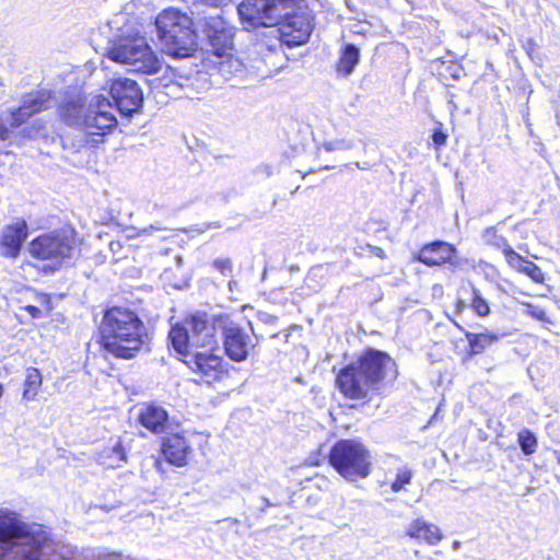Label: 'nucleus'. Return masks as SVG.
Here are the masks:
<instances>
[{
	"label": "nucleus",
	"instance_id": "4",
	"mask_svg": "<svg viewBox=\"0 0 560 560\" xmlns=\"http://www.w3.org/2000/svg\"><path fill=\"white\" fill-rule=\"evenodd\" d=\"M102 346L116 358H135L149 342L145 326L127 308L114 307L104 315L101 325Z\"/></svg>",
	"mask_w": 560,
	"mask_h": 560
},
{
	"label": "nucleus",
	"instance_id": "12",
	"mask_svg": "<svg viewBox=\"0 0 560 560\" xmlns=\"http://www.w3.org/2000/svg\"><path fill=\"white\" fill-rule=\"evenodd\" d=\"M186 363L198 376L197 382L209 385L220 381L226 374L223 358L209 351H197L189 354Z\"/></svg>",
	"mask_w": 560,
	"mask_h": 560
},
{
	"label": "nucleus",
	"instance_id": "8",
	"mask_svg": "<svg viewBox=\"0 0 560 560\" xmlns=\"http://www.w3.org/2000/svg\"><path fill=\"white\" fill-rule=\"evenodd\" d=\"M106 55L133 72L154 73L161 68V61L143 37H120L112 43Z\"/></svg>",
	"mask_w": 560,
	"mask_h": 560
},
{
	"label": "nucleus",
	"instance_id": "22",
	"mask_svg": "<svg viewBox=\"0 0 560 560\" xmlns=\"http://www.w3.org/2000/svg\"><path fill=\"white\" fill-rule=\"evenodd\" d=\"M359 61L360 49L353 44H347L338 59L336 71L339 75L347 78L354 71Z\"/></svg>",
	"mask_w": 560,
	"mask_h": 560
},
{
	"label": "nucleus",
	"instance_id": "1",
	"mask_svg": "<svg viewBox=\"0 0 560 560\" xmlns=\"http://www.w3.org/2000/svg\"><path fill=\"white\" fill-rule=\"evenodd\" d=\"M109 95L113 103L104 95H94L90 100L69 97L59 107L60 116L67 125L82 129L88 143H100L117 127L114 107L121 116L130 117L141 109L143 103L140 85L128 78L114 79Z\"/></svg>",
	"mask_w": 560,
	"mask_h": 560
},
{
	"label": "nucleus",
	"instance_id": "23",
	"mask_svg": "<svg viewBox=\"0 0 560 560\" xmlns=\"http://www.w3.org/2000/svg\"><path fill=\"white\" fill-rule=\"evenodd\" d=\"M170 340L173 348L178 353H188L189 349L194 348L190 338V327L174 326L170 331Z\"/></svg>",
	"mask_w": 560,
	"mask_h": 560
},
{
	"label": "nucleus",
	"instance_id": "34",
	"mask_svg": "<svg viewBox=\"0 0 560 560\" xmlns=\"http://www.w3.org/2000/svg\"><path fill=\"white\" fill-rule=\"evenodd\" d=\"M522 272L527 275L533 281L537 283L544 282V272L537 265L529 260H527L524 265V268H522Z\"/></svg>",
	"mask_w": 560,
	"mask_h": 560
},
{
	"label": "nucleus",
	"instance_id": "31",
	"mask_svg": "<svg viewBox=\"0 0 560 560\" xmlns=\"http://www.w3.org/2000/svg\"><path fill=\"white\" fill-rule=\"evenodd\" d=\"M55 104V96L48 89L37 90V112L47 109Z\"/></svg>",
	"mask_w": 560,
	"mask_h": 560
},
{
	"label": "nucleus",
	"instance_id": "18",
	"mask_svg": "<svg viewBox=\"0 0 560 560\" xmlns=\"http://www.w3.org/2000/svg\"><path fill=\"white\" fill-rule=\"evenodd\" d=\"M162 452L168 463L183 467L187 464V457L191 453V447L184 436L174 434L164 439Z\"/></svg>",
	"mask_w": 560,
	"mask_h": 560
},
{
	"label": "nucleus",
	"instance_id": "11",
	"mask_svg": "<svg viewBox=\"0 0 560 560\" xmlns=\"http://www.w3.org/2000/svg\"><path fill=\"white\" fill-rule=\"evenodd\" d=\"M199 23L202 33L212 47V52L220 58L231 56L234 37L233 27L219 14L206 15Z\"/></svg>",
	"mask_w": 560,
	"mask_h": 560
},
{
	"label": "nucleus",
	"instance_id": "2",
	"mask_svg": "<svg viewBox=\"0 0 560 560\" xmlns=\"http://www.w3.org/2000/svg\"><path fill=\"white\" fill-rule=\"evenodd\" d=\"M293 0H244L237 5L243 27L247 31L259 26L280 25L277 33L288 46L307 42L313 31V18L308 13L290 14Z\"/></svg>",
	"mask_w": 560,
	"mask_h": 560
},
{
	"label": "nucleus",
	"instance_id": "32",
	"mask_svg": "<svg viewBox=\"0 0 560 560\" xmlns=\"http://www.w3.org/2000/svg\"><path fill=\"white\" fill-rule=\"evenodd\" d=\"M504 257L508 261V264L518 271L522 272V268H524V265L526 264V259H524L521 255H518L511 246L505 248L503 252Z\"/></svg>",
	"mask_w": 560,
	"mask_h": 560
},
{
	"label": "nucleus",
	"instance_id": "20",
	"mask_svg": "<svg viewBox=\"0 0 560 560\" xmlns=\"http://www.w3.org/2000/svg\"><path fill=\"white\" fill-rule=\"evenodd\" d=\"M407 534L411 538L423 539L430 545H436L442 539L440 528L421 518H417L409 525Z\"/></svg>",
	"mask_w": 560,
	"mask_h": 560
},
{
	"label": "nucleus",
	"instance_id": "10",
	"mask_svg": "<svg viewBox=\"0 0 560 560\" xmlns=\"http://www.w3.org/2000/svg\"><path fill=\"white\" fill-rule=\"evenodd\" d=\"M217 325L222 335L224 352L234 362H244L250 350L264 339V334L256 332L252 323H249V328L254 338L229 315L220 318Z\"/></svg>",
	"mask_w": 560,
	"mask_h": 560
},
{
	"label": "nucleus",
	"instance_id": "47",
	"mask_svg": "<svg viewBox=\"0 0 560 560\" xmlns=\"http://www.w3.org/2000/svg\"><path fill=\"white\" fill-rule=\"evenodd\" d=\"M264 502L266 503V506L271 505V503L269 502V500H268V499H266V498L264 499Z\"/></svg>",
	"mask_w": 560,
	"mask_h": 560
},
{
	"label": "nucleus",
	"instance_id": "49",
	"mask_svg": "<svg viewBox=\"0 0 560 560\" xmlns=\"http://www.w3.org/2000/svg\"><path fill=\"white\" fill-rule=\"evenodd\" d=\"M100 509L104 510L105 512H108L110 509H107L105 506H100Z\"/></svg>",
	"mask_w": 560,
	"mask_h": 560
},
{
	"label": "nucleus",
	"instance_id": "17",
	"mask_svg": "<svg viewBox=\"0 0 560 560\" xmlns=\"http://www.w3.org/2000/svg\"><path fill=\"white\" fill-rule=\"evenodd\" d=\"M139 423L155 434L165 433L170 429L168 415L156 405H143L138 413Z\"/></svg>",
	"mask_w": 560,
	"mask_h": 560
},
{
	"label": "nucleus",
	"instance_id": "15",
	"mask_svg": "<svg viewBox=\"0 0 560 560\" xmlns=\"http://www.w3.org/2000/svg\"><path fill=\"white\" fill-rule=\"evenodd\" d=\"M455 253L456 248L453 245L443 241H435L425 244L413 259L428 267L441 266L445 262L457 266L458 262L453 259Z\"/></svg>",
	"mask_w": 560,
	"mask_h": 560
},
{
	"label": "nucleus",
	"instance_id": "35",
	"mask_svg": "<svg viewBox=\"0 0 560 560\" xmlns=\"http://www.w3.org/2000/svg\"><path fill=\"white\" fill-rule=\"evenodd\" d=\"M52 310L51 300L48 294L37 293V318L40 313H48Z\"/></svg>",
	"mask_w": 560,
	"mask_h": 560
},
{
	"label": "nucleus",
	"instance_id": "42",
	"mask_svg": "<svg viewBox=\"0 0 560 560\" xmlns=\"http://www.w3.org/2000/svg\"><path fill=\"white\" fill-rule=\"evenodd\" d=\"M28 250L33 257H35V240H32V242L28 244Z\"/></svg>",
	"mask_w": 560,
	"mask_h": 560
},
{
	"label": "nucleus",
	"instance_id": "38",
	"mask_svg": "<svg viewBox=\"0 0 560 560\" xmlns=\"http://www.w3.org/2000/svg\"><path fill=\"white\" fill-rule=\"evenodd\" d=\"M33 381H32V374L28 373L25 380V388L23 392V398L27 401H31L35 398V392L32 389Z\"/></svg>",
	"mask_w": 560,
	"mask_h": 560
},
{
	"label": "nucleus",
	"instance_id": "25",
	"mask_svg": "<svg viewBox=\"0 0 560 560\" xmlns=\"http://www.w3.org/2000/svg\"><path fill=\"white\" fill-rule=\"evenodd\" d=\"M256 318L258 323H260L265 327L266 334H269L271 338L279 337V332L277 331L279 318L277 316L264 311H258L256 314Z\"/></svg>",
	"mask_w": 560,
	"mask_h": 560
},
{
	"label": "nucleus",
	"instance_id": "7",
	"mask_svg": "<svg viewBox=\"0 0 560 560\" xmlns=\"http://www.w3.org/2000/svg\"><path fill=\"white\" fill-rule=\"evenodd\" d=\"M329 463L348 481L366 478L371 472V454L357 440H340L330 450Z\"/></svg>",
	"mask_w": 560,
	"mask_h": 560
},
{
	"label": "nucleus",
	"instance_id": "39",
	"mask_svg": "<svg viewBox=\"0 0 560 560\" xmlns=\"http://www.w3.org/2000/svg\"><path fill=\"white\" fill-rule=\"evenodd\" d=\"M529 314L532 317L538 319V320H545L546 319V312L542 308L534 307L529 311Z\"/></svg>",
	"mask_w": 560,
	"mask_h": 560
},
{
	"label": "nucleus",
	"instance_id": "36",
	"mask_svg": "<svg viewBox=\"0 0 560 560\" xmlns=\"http://www.w3.org/2000/svg\"><path fill=\"white\" fill-rule=\"evenodd\" d=\"M213 267L224 276L232 273V261L229 258L215 259Z\"/></svg>",
	"mask_w": 560,
	"mask_h": 560
},
{
	"label": "nucleus",
	"instance_id": "5",
	"mask_svg": "<svg viewBox=\"0 0 560 560\" xmlns=\"http://www.w3.org/2000/svg\"><path fill=\"white\" fill-rule=\"evenodd\" d=\"M159 38L165 54L176 58L189 57L197 49L192 21L175 10H165L155 21Z\"/></svg>",
	"mask_w": 560,
	"mask_h": 560
},
{
	"label": "nucleus",
	"instance_id": "6",
	"mask_svg": "<svg viewBox=\"0 0 560 560\" xmlns=\"http://www.w3.org/2000/svg\"><path fill=\"white\" fill-rule=\"evenodd\" d=\"M0 560H35V535L9 511H0Z\"/></svg>",
	"mask_w": 560,
	"mask_h": 560
},
{
	"label": "nucleus",
	"instance_id": "48",
	"mask_svg": "<svg viewBox=\"0 0 560 560\" xmlns=\"http://www.w3.org/2000/svg\"><path fill=\"white\" fill-rule=\"evenodd\" d=\"M289 337H290V331H289V332H287V334H285V336H284L285 341H288Z\"/></svg>",
	"mask_w": 560,
	"mask_h": 560
},
{
	"label": "nucleus",
	"instance_id": "30",
	"mask_svg": "<svg viewBox=\"0 0 560 560\" xmlns=\"http://www.w3.org/2000/svg\"><path fill=\"white\" fill-rule=\"evenodd\" d=\"M353 147H354V143L352 141L345 140V139H335L331 141H325L322 144V148L326 152L347 151V150L352 149Z\"/></svg>",
	"mask_w": 560,
	"mask_h": 560
},
{
	"label": "nucleus",
	"instance_id": "28",
	"mask_svg": "<svg viewBox=\"0 0 560 560\" xmlns=\"http://www.w3.org/2000/svg\"><path fill=\"white\" fill-rule=\"evenodd\" d=\"M412 477L413 471L410 468L407 466L399 468L397 470L396 478L390 486L392 490L394 492H399L406 485L411 482Z\"/></svg>",
	"mask_w": 560,
	"mask_h": 560
},
{
	"label": "nucleus",
	"instance_id": "43",
	"mask_svg": "<svg viewBox=\"0 0 560 560\" xmlns=\"http://www.w3.org/2000/svg\"><path fill=\"white\" fill-rule=\"evenodd\" d=\"M26 310L28 311V313L32 315V316H35V306L34 305H28L26 307Z\"/></svg>",
	"mask_w": 560,
	"mask_h": 560
},
{
	"label": "nucleus",
	"instance_id": "44",
	"mask_svg": "<svg viewBox=\"0 0 560 560\" xmlns=\"http://www.w3.org/2000/svg\"><path fill=\"white\" fill-rule=\"evenodd\" d=\"M355 167H358L359 170H368L369 168L366 164L363 165L359 162L355 163Z\"/></svg>",
	"mask_w": 560,
	"mask_h": 560
},
{
	"label": "nucleus",
	"instance_id": "46",
	"mask_svg": "<svg viewBox=\"0 0 560 560\" xmlns=\"http://www.w3.org/2000/svg\"><path fill=\"white\" fill-rule=\"evenodd\" d=\"M556 457H557L558 463H560V451L556 452Z\"/></svg>",
	"mask_w": 560,
	"mask_h": 560
},
{
	"label": "nucleus",
	"instance_id": "37",
	"mask_svg": "<svg viewBox=\"0 0 560 560\" xmlns=\"http://www.w3.org/2000/svg\"><path fill=\"white\" fill-rule=\"evenodd\" d=\"M447 135L441 129L436 128L432 135V141L436 148H441L446 143Z\"/></svg>",
	"mask_w": 560,
	"mask_h": 560
},
{
	"label": "nucleus",
	"instance_id": "50",
	"mask_svg": "<svg viewBox=\"0 0 560 560\" xmlns=\"http://www.w3.org/2000/svg\"><path fill=\"white\" fill-rule=\"evenodd\" d=\"M2 393H3V387H2V385L0 384V397L2 396Z\"/></svg>",
	"mask_w": 560,
	"mask_h": 560
},
{
	"label": "nucleus",
	"instance_id": "21",
	"mask_svg": "<svg viewBox=\"0 0 560 560\" xmlns=\"http://www.w3.org/2000/svg\"><path fill=\"white\" fill-rule=\"evenodd\" d=\"M468 341V355L474 357L482 353L487 348L497 342L501 336L499 334L485 330L482 332L465 331Z\"/></svg>",
	"mask_w": 560,
	"mask_h": 560
},
{
	"label": "nucleus",
	"instance_id": "40",
	"mask_svg": "<svg viewBox=\"0 0 560 560\" xmlns=\"http://www.w3.org/2000/svg\"><path fill=\"white\" fill-rule=\"evenodd\" d=\"M201 2L209 4L210 7L218 8L220 7L224 0H200Z\"/></svg>",
	"mask_w": 560,
	"mask_h": 560
},
{
	"label": "nucleus",
	"instance_id": "14",
	"mask_svg": "<svg viewBox=\"0 0 560 560\" xmlns=\"http://www.w3.org/2000/svg\"><path fill=\"white\" fill-rule=\"evenodd\" d=\"M28 236V226L24 219L16 218L0 231V255L16 258Z\"/></svg>",
	"mask_w": 560,
	"mask_h": 560
},
{
	"label": "nucleus",
	"instance_id": "29",
	"mask_svg": "<svg viewBox=\"0 0 560 560\" xmlns=\"http://www.w3.org/2000/svg\"><path fill=\"white\" fill-rule=\"evenodd\" d=\"M471 308L479 316H487L490 313L488 302L482 298L480 291L476 288L472 289Z\"/></svg>",
	"mask_w": 560,
	"mask_h": 560
},
{
	"label": "nucleus",
	"instance_id": "9",
	"mask_svg": "<svg viewBox=\"0 0 560 560\" xmlns=\"http://www.w3.org/2000/svg\"><path fill=\"white\" fill-rule=\"evenodd\" d=\"M74 243V232L69 228L37 235V271L48 275L59 269L73 256Z\"/></svg>",
	"mask_w": 560,
	"mask_h": 560
},
{
	"label": "nucleus",
	"instance_id": "27",
	"mask_svg": "<svg viewBox=\"0 0 560 560\" xmlns=\"http://www.w3.org/2000/svg\"><path fill=\"white\" fill-rule=\"evenodd\" d=\"M518 443L525 455H532L536 452L537 439L529 430H522L518 433Z\"/></svg>",
	"mask_w": 560,
	"mask_h": 560
},
{
	"label": "nucleus",
	"instance_id": "33",
	"mask_svg": "<svg viewBox=\"0 0 560 560\" xmlns=\"http://www.w3.org/2000/svg\"><path fill=\"white\" fill-rule=\"evenodd\" d=\"M504 257L508 261V264L518 271L522 272V268H524V265L526 264V259H524L521 255H518L511 246L505 248L503 252Z\"/></svg>",
	"mask_w": 560,
	"mask_h": 560
},
{
	"label": "nucleus",
	"instance_id": "41",
	"mask_svg": "<svg viewBox=\"0 0 560 560\" xmlns=\"http://www.w3.org/2000/svg\"><path fill=\"white\" fill-rule=\"evenodd\" d=\"M159 230H161V228H156V226H154V225H150L149 228L143 229V230L141 231V233H143V234H149V233H150V232H152V231H159Z\"/></svg>",
	"mask_w": 560,
	"mask_h": 560
},
{
	"label": "nucleus",
	"instance_id": "45",
	"mask_svg": "<svg viewBox=\"0 0 560 560\" xmlns=\"http://www.w3.org/2000/svg\"><path fill=\"white\" fill-rule=\"evenodd\" d=\"M36 375H37V385H39L42 383V376L39 374V371L37 370L36 372Z\"/></svg>",
	"mask_w": 560,
	"mask_h": 560
},
{
	"label": "nucleus",
	"instance_id": "16",
	"mask_svg": "<svg viewBox=\"0 0 560 560\" xmlns=\"http://www.w3.org/2000/svg\"><path fill=\"white\" fill-rule=\"evenodd\" d=\"M35 114V98L28 96L23 106L8 114L0 113V140H7L14 128L26 122Z\"/></svg>",
	"mask_w": 560,
	"mask_h": 560
},
{
	"label": "nucleus",
	"instance_id": "19",
	"mask_svg": "<svg viewBox=\"0 0 560 560\" xmlns=\"http://www.w3.org/2000/svg\"><path fill=\"white\" fill-rule=\"evenodd\" d=\"M161 84L166 95L175 98L192 97V80L190 77L178 74L170 69L161 79Z\"/></svg>",
	"mask_w": 560,
	"mask_h": 560
},
{
	"label": "nucleus",
	"instance_id": "26",
	"mask_svg": "<svg viewBox=\"0 0 560 560\" xmlns=\"http://www.w3.org/2000/svg\"><path fill=\"white\" fill-rule=\"evenodd\" d=\"M482 240L487 245L502 249V252L510 246L508 241L502 235L498 234L494 228L486 229L482 233Z\"/></svg>",
	"mask_w": 560,
	"mask_h": 560
},
{
	"label": "nucleus",
	"instance_id": "13",
	"mask_svg": "<svg viewBox=\"0 0 560 560\" xmlns=\"http://www.w3.org/2000/svg\"><path fill=\"white\" fill-rule=\"evenodd\" d=\"M226 315H213L206 313L194 314L186 325L190 327V338L194 348H212L217 345L215 332L220 331L218 322Z\"/></svg>",
	"mask_w": 560,
	"mask_h": 560
},
{
	"label": "nucleus",
	"instance_id": "3",
	"mask_svg": "<svg viewBox=\"0 0 560 560\" xmlns=\"http://www.w3.org/2000/svg\"><path fill=\"white\" fill-rule=\"evenodd\" d=\"M397 375L394 360L380 350H368L357 362L341 369L338 389L349 399H364L380 389L381 383Z\"/></svg>",
	"mask_w": 560,
	"mask_h": 560
},
{
	"label": "nucleus",
	"instance_id": "24",
	"mask_svg": "<svg viewBox=\"0 0 560 560\" xmlns=\"http://www.w3.org/2000/svg\"><path fill=\"white\" fill-rule=\"evenodd\" d=\"M127 460V455L122 448V445L119 441L115 443L114 446L105 448L100 454L101 464L109 467L116 468Z\"/></svg>",
	"mask_w": 560,
	"mask_h": 560
}]
</instances>
